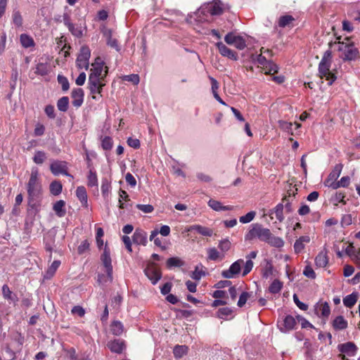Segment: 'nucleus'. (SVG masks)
<instances>
[{
	"instance_id": "37",
	"label": "nucleus",
	"mask_w": 360,
	"mask_h": 360,
	"mask_svg": "<svg viewBox=\"0 0 360 360\" xmlns=\"http://www.w3.org/2000/svg\"><path fill=\"white\" fill-rule=\"evenodd\" d=\"M87 185L89 187L98 186V178L96 171L90 169L87 175Z\"/></svg>"
},
{
	"instance_id": "17",
	"label": "nucleus",
	"mask_w": 360,
	"mask_h": 360,
	"mask_svg": "<svg viewBox=\"0 0 360 360\" xmlns=\"http://www.w3.org/2000/svg\"><path fill=\"white\" fill-rule=\"evenodd\" d=\"M68 360H90L88 354L84 352L77 353L74 347L65 349Z\"/></svg>"
},
{
	"instance_id": "29",
	"label": "nucleus",
	"mask_w": 360,
	"mask_h": 360,
	"mask_svg": "<svg viewBox=\"0 0 360 360\" xmlns=\"http://www.w3.org/2000/svg\"><path fill=\"white\" fill-rule=\"evenodd\" d=\"M50 72V65L48 63L39 62L36 65L35 74L37 75L45 76Z\"/></svg>"
},
{
	"instance_id": "47",
	"label": "nucleus",
	"mask_w": 360,
	"mask_h": 360,
	"mask_svg": "<svg viewBox=\"0 0 360 360\" xmlns=\"http://www.w3.org/2000/svg\"><path fill=\"white\" fill-rule=\"evenodd\" d=\"M294 20L295 19L292 15H285L280 17L278 24L279 27H285L289 26L294 21Z\"/></svg>"
},
{
	"instance_id": "55",
	"label": "nucleus",
	"mask_w": 360,
	"mask_h": 360,
	"mask_svg": "<svg viewBox=\"0 0 360 360\" xmlns=\"http://www.w3.org/2000/svg\"><path fill=\"white\" fill-rule=\"evenodd\" d=\"M252 60L256 61L258 64L263 65L264 67L267 65L269 60H267L266 57L262 55V53L252 56Z\"/></svg>"
},
{
	"instance_id": "1",
	"label": "nucleus",
	"mask_w": 360,
	"mask_h": 360,
	"mask_svg": "<svg viewBox=\"0 0 360 360\" xmlns=\"http://www.w3.org/2000/svg\"><path fill=\"white\" fill-rule=\"evenodd\" d=\"M255 239H259L277 248H282L284 245V241L281 238L275 236L271 233L270 229L264 228L259 223L252 224L250 229L245 235V240L246 241H252Z\"/></svg>"
},
{
	"instance_id": "60",
	"label": "nucleus",
	"mask_w": 360,
	"mask_h": 360,
	"mask_svg": "<svg viewBox=\"0 0 360 360\" xmlns=\"http://www.w3.org/2000/svg\"><path fill=\"white\" fill-rule=\"evenodd\" d=\"M296 319L297 321L300 322L302 328H314L313 325L309 323L305 318L300 315H297L296 316Z\"/></svg>"
},
{
	"instance_id": "59",
	"label": "nucleus",
	"mask_w": 360,
	"mask_h": 360,
	"mask_svg": "<svg viewBox=\"0 0 360 360\" xmlns=\"http://www.w3.org/2000/svg\"><path fill=\"white\" fill-rule=\"evenodd\" d=\"M58 82L60 84H61L62 89L63 91L68 90V89L70 87L69 82L65 77H63L62 75H58Z\"/></svg>"
},
{
	"instance_id": "46",
	"label": "nucleus",
	"mask_w": 360,
	"mask_h": 360,
	"mask_svg": "<svg viewBox=\"0 0 360 360\" xmlns=\"http://www.w3.org/2000/svg\"><path fill=\"white\" fill-rule=\"evenodd\" d=\"M188 352V347L186 345H176L173 349L174 356L176 358H181Z\"/></svg>"
},
{
	"instance_id": "6",
	"label": "nucleus",
	"mask_w": 360,
	"mask_h": 360,
	"mask_svg": "<svg viewBox=\"0 0 360 360\" xmlns=\"http://www.w3.org/2000/svg\"><path fill=\"white\" fill-rule=\"evenodd\" d=\"M338 50L341 53L343 60H355L359 57V51L352 43L338 41Z\"/></svg>"
},
{
	"instance_id": "32",
	"label": "nucleus",
	"mask_w": 360,
	"mask_h": 360,
	"mask_svg": "<svg viewBox=\"0 0 360 360\" xmlns=\"http://www.w3.org/2000/svg\"><path fill=\"white\" fill-rule=\"evenodd\" d=\"M60 265V260L53 261V263L51 264V266L48 268V269L45 272L44 278L46 280L51 279L55 274L56 271H57V269H58Z\"/></svg>"
},
{
	"instance_id": "22",
	"label": "nucleus",
	"mask_w": 360,
	"mask_h": 360,
	"mask_svg": "<svg viewBox=\"0 0 360 360\" xmlns=\"http://www.w3.org/2000/svg\"><path fill=\"white\" fill-rule=\"evenodd\" d=\"M2 294L4 299L8 300L14 305L18 302V297L16 294L13 293L7 285H4L2 287Z\"/></svg>"
},
{
	"instance_id": "44",
	"label": "nucleus",
	"mask_w": 360,
	"mask_h": 360,
	"mask_svg": "<svg viewBox=\"0 0 360 360\" xmlns=\"http://www.w3.org/2000/svg\"><path fill=\"white\" fill-rule=\"evenodd\" d=\"M46 154L42 150H37L35 152L34 155L32 158L34 162L37 165H41L46 160Z\"/></svg>"
},
{
	"instance_id": "33",
	"label": "nucleus",
	"mask_w": 360,
	"mask_h": 360,
	"mask_svg": "<svg viewBox=\"0 0 360 360\" xmlns=\"http://www.w3.org/2000/svg\"><path fill=\"white\" fill-rule=\"evenodd\" d=\"M20 41L22 46L25 49L33 47L35 45L33 38L27 34H20Z\"/></svg>"
},
{
	"instance_id": "13",
	"label": "nucleus",
	"mask_w": 360,
	"mask_h": 360,
	"mask_svg": "<svg viewBox=\"0 0 360 360\" xmlns=\"http://www.w3.org/2000/svg\"><path fill=\"white\" fill-rule=\"evenodd\" d=\"M91 65L92 68L91 69L89 76L103 79V77H105V75H102L104 65L103 60L100 57H97Z\"/></svg>"
},
{
	"instance_id": "45",
	"label": "nucleus",
	"mask_w": 360,
	"mask_h": 360,
	"mask_svg": "<svg viewBox=\"0 0 360 360\" xmlns=\"http://www.w3.org/2000/svg\"><path fill=\"white\" fill-rule=\"evenodd\" d=\"M62 184L58 181H53L50 184V192L53 195H58L62 191Z\"/></svg>"
},
{
	"instance_id": "62",
	"label": "nucleus",
	"mask_w": 360,
	"mask_h": 360,
	"mask_svg": "<svg viewBox=\"0 0 360 360\" xmlns=\"http://www.w3.org/2000/svg\"><path fill=\"white\" fill-rule=\"evenodd\" d=\"M68 28L72 34L77 37H80L83 34L81 29L76 27L74 24H71Z\"/></svg>"
},
{
	"instance_id": "56",
	"label": "nucleus",
	"mask_w": 360,
	"mask_h": 360,
	"mask_svg": "<svg viewBox=\"0 0 360 360\" xmlns=\"http://www.w3.org/2000/svg\"><path fill=\"white\" fill-rule=\"evenodd\" d=\"M218 248L221 252H226L231 248V242L228 239L222 240L219 242Z\"/></svg>"
},
{
	"instance_id": "61",
	"label": "nucleus",
	"mask_w": 360,
	"mask_h": 360,
	"mask_svg": "<svg viewBox=\"0 0 360 360\" xmlns=\"http://www.w3.org/2000/svg\"><path fill=\"white\" fill-rule=\"evenodd\" d=\"M244 264V269L243 271V276H245L248 274L253 268V262L250 259H247Z\"/></svg>"
},
{
	"instance_id": "11",
	"label": "nucleus",
	"mask_w": 360,
	"mask_h": 360,
	"mask_svg": "<svg viewBox=\"0 0 360 360\" xmlns=\"http://www.w3.org/2000/svg\"><path fill=\"white\" fill-rule=\"evenodd\" d=\"M339 351L342 354L340 355L342 360H345V355L354 356L356 355L357 347L354 343L348 342L338 345Z\"/></svg>"
},
{
	"instance_id": "26",
	"label": "nucleus",
	"mask_w": 360,
	"mask_h": 360,
	"mask_svg": "<svg viewBox=\"0 0 360 360\" xmlns=\"http://www.w3.org/2000/svg\"><path fill=\"white\" fill-rule=\"evenodd\" d=\"M333 327L336 330H342L347 327V321L342 316H338L333 321Z\"/></svg>"
},
{
	"instance_id": "36",
	"label": "nucleus",
	"mask_w": 360,
	"mask_h": 360,
	"mask_svg": "<svg viewBox=\"0 0 360 360\" xmlns=\"http://www.w3.org/2000/svg\"><path fill=\"white\" fill-rule=\"evenodd\" d=\"M343 168V165L341 163L337 164L335 165L332 172L329 174L328 178L325 181H331V180H337Z\"/></svg>"
},
{
	"instance_id": "39",
	"label": "nucleus",
	"mask_w": 360,
	"mask_h": 360,
	"mask_svg": "<svg viewBox=\"0 0 360 360\" xmlns=\"http://www.w3.org/2000/svg\"><path fill=\"white\" fill-rule=\"evenodd\" d=\"M203 268L202 264L196 266L195 270L192 271L191 277L195 281L200 280L202 276H205V271Z\"/></svg>"
},
{
	"instance_id": "20",
	"label": "nucleus",
	"mask_w": 360,
	"mask_h": 360,
	"mask_svg": "<svg viewBox=\"0 0 360 360\" xmlns=\"http://www.w3.org/2000/svg\"><path fill=\"white\" fill-rule=\"evenodd\" d=\"M134 243L146 245L147 243V233L141 229H136L132 236Z\"/></svg>"
},
{
	"instance_id": "5",
	"label": "nucleus",
	"mask_w": 360,
	"mask_h": 360,
	"mask_svg": "<svg viewBox=\"0 0 360 360\" xmlns=\"http://www.w3.org/2000/svg\"><path fill=\"white\" fill-rule=\"evenodd\" d=\"M101 260L105 268L107 274L105 275H98V282L101 284H103L107 282H112V260L110 257V252L108 248L106 247L104 249L103 254L101 256Z\"/></svg>"
},
{
	"instance_id": "52",
	"label": "nucleus",
	"mask_w": 360,
	"mask_h": 360,
	"mask_svg": "<svg viewBox=\"0 0 360 360\" xmlns=\"http://www.w3.org/2000/svg\"><path fill=\"white\" fill-rule=\"evenodd\" d=\"M266 74L274 75L278 72V68L276 64L269 61L264 67Z\"/></svg>"
},
{
	"instance_id": "63",
	"label": "nucleus",
	"mask_w": 360,
	"mask_h": 360,
	"mask_svg": "<svg viewBox=\"0 0 360 360\" xmlns=\"http://www.w3.org/2000/svg\"><path fill=\"white\" fill-rule=\"evenodd\" d=\"M45 127L42 124L37 123L35 125V128L34 130V134L35 136H40L44 134Z\"/></svg>"
},
{
	"instance_id": "38",
	"label": "nucleus",
	"mask_w": 360,
	"mask_h": 360,
	"mask_svg": "<svg viewBox=\"0 0 360 360\" xmlns=\"http://www.w3.org/2000/svg\"><path fill=\"white\" fill-rule=\"evenodd\" d=\"M110 330L113 335L119 336L124 331L123 324L119 321H115L110 325Z\"/></svg>"
},
{
	"instance_id": "10",
	"label": "nucleus",
	"mask_w": 360,
	"mask_h": 360,
	"mask_svg": "<svg viewBox=\"0 0 360 360\" xmlns=\"http://www.w3.org/2000/svg\"><path fill=\"white\" fill-rule=\"evenodd\" d=\"M50 169L52 174L55 176L63 174L68 176H71L67 172L68 167L65 161L54 160L50 165Z\"/></svg>"
},
{
	"instance_id": "48",
	"label": "nucleus",
	"mask_w": 360,
	"mask_h": 360,
	"mask_svg": "<svg viewBox=\"0 0 360 360\" xmlns=\"http://www.w3.org/2000/svg\"><path fill=\"white\" fill-rule=\"evenodd\" d=\"M69 98L67 96L60 98L57 103V107L60 111L65 112L68 108Z\"/></svg>"
},
{
	"instance_id": "14",
	"label": "nucleus",
	"mask_w": 360,
	"mask_h": 360,
	"mask_svg": "<svg viewBox=\"0 0 360 360\" xmlns=\"http://www.w3.org/2000/svg\"><path fill=\"white\" fill-rule=\"evenodd\" d=\"M216 46L217 47L219 52L222 56L226 57L233 60H238V56L237 53L231 50V49L228 48L221 41L217 42L216 44Z\"/></svg>"
},
{
	"instance_id": "34",
	"label": "nucleus",
	"mask_w": 360,
	"mask_h": 360,
	"mask_svg": "<svg viewBox=\"0 0 360 360\" xmlns=\"http://www.w3.org/2000/svg\"><path fill=\"white\" fill-rule=\"evenodd\" d=\"M224 255L220 253L215 248H211L207 250V259L211 261L221 260Z\"/></svg>"
},
{
	"instance_id": "23",
	"label": "nucleus",
	"mask_w": 360,
	"mask_h": 360,
	"mask_svg": "<svg viewBox=\"0 0 360 360\" xmlns=\"http://www.w3.org/2000/svg\"><path fill=\"white\" fill-rule=\"evenodd\" d=\"M188 231H195L200 235L208 237L212 236L213 234V231L212 229L198 224L190 226L188 229Z\"/></svg>"
},
{
	"instance_id": "40",
	"label": "nucleus",
	"mask_w": 360,
	"mask_h": 360,
	"mask_svg": "<svg viewBox=\"0 0 360 360\" xmlns=\"http://www.w3.org/2000/svg\"><path fill=\"white\" fill-rule=\"evenodd\" d=\"M184 265V262L176 257H170L167 260V266L168 268L181 267Z\"/></svg>"
},
{
	"instance_id": "9",
	"label": "nucleus",
	"mask_w": 360,
	"mask_h": 360,
	"mask_svg": "<svg viewBox=\"0 0 360 360\" xmlns=\"http://www.w3.org/2000/svg\"><path fill=\"white\" fill-rule=\"evenodd\" d=\"M243 264L244 261L243 259H238L233 262L228 269L222 271L221 276L225 278H233L236 277V276L240 274L241 266Z\"/></svg>"
},
{
	"instance_id": "49",
	"label": "nucleus",
	"mask_w": 360,
	"mask_h": 360,
	"mask_svg": "<svg viewBox=\"0 0 360 360\" xmlns=\"http://www.w3.org/2000/svg\"><path fill=\"white\" fill-rule=\"evenodd\" d=\"M113 146V141L110 136H106L101 139V147L104 150H110Z\"/></svg>"
},
{
	"instance_id": "58",
	"label": "nucleus",
	"mask_w": 360,
	"mask_h": 360,
	"mask_svg": "<svg viewBox=\"0 0 360 360\" xmlns=\"http://www.w3.org/2000/svg\"><path fill=\"white\" fill-rule=\"evenodd\" d=\"M273 274V266L270 263H267L264 266L262 271V276L264 278H268Z\"/></svg>"
},
{
	"instance_id": "25",
	"label": "nucleus",
	"mask_w": 360,
	"mask_h": 360,
	"mask_svg": "<svg viewBox=\"0 0 360 360\" xmlns=\"http://www.w3.org/2000/svg\"><path fill=\"white\" fill-rule=\"evenodd\" d=\"M328 263L326 251H321L315 258V264L317 267L323 268Z\"/></svg>"
},
{
	"instance_id": "31",
	"label": "nucleus",
	"mask_w": 360,
	"mask_h": 360,
	"mask_svg": "<svg viewBox=\"0 0 360 360\" xmlns=\"http://www.w3.org/2000/svg\"><path fill=\"white\" fill-rule=\"evenodd\" d=\"M103 34L106 37L107 44L110 47L115 49L117 51H120V46L117 39L112 37V30H106Z\"/></svg>"
},
{
	"instance_id": "54",
	"label": "nucleus",
	"mask_w": 360,
	"mask_h": 360,
	"mask_svg": "<svg viewBox=\"0 0 360 360\" xmlns=\"http://www.w3.org/2000/svg\"><path fill=\"white\" fill-rule=\"evenodd\" d=\"M122 79L124 81L130 82L134 85H137L140 82L139 75L137 74L124 75L122 77Z\"/></svg>"
},
{
	"instance_id": "3",
	"label": "nucleus",
	"mask_w": 360,
	"mask_h": 360,
	"mask_svg": "<svg viewBox=\"0 0 360 360\" xmlns=\"http://www.w3.org/2000/svg\"><path fill=\"white\" fill-rule=\"evenodd\" d=\"M332 53L330 50L326 51L319 65V72L321 78L328 81V85H332L336 79V76L330 71L331 65Z\"/></svg>"
},
{
	"instance_id": "12",
	"label": "nucleus",
	"mask_w": 360,
	"mask_h": 360,
	"mask_svg": "<svg viewBox=\"0 0 360 360\" xmlns=\"http://www.w3.org/2000/svg\"><path fill=\"white\" fill-rule=\"evenodd\" d=\"M89 89L91 94H101L103 86L105 85L103 83V79L89 76Z\"/></svg>"
},
{
	"instance_id": "50",
	"label": "nucleus",
	"mask_w": 360,
	"mask_h": 360,
	"mask_svg": "<svg viewBox=\"0 0 360 360\" xmlns=\"http://www.w3.org/2000/svg\"><path fill=\"white\" fill-rule=\"evenodd\" d=\"M13 23L18 27L22 25V18L19 11H14L12 14Z\"/></svg>"
},
{
	"instance_id": "21",
	"label": "nucleus",
	"mask_w": 360,
	"mask_h": 360,
	"mask_svg": "<svg viewBox=\"0 0 360 360\" xmlns=\"http://www.w3.org/2000/svg\"><path fill=\"white\" fill-rule=\"evenodd\" d=\"M72 105L76 107H80L84 101V91L81 88L75 89L72 91Z\"/></svg>"
},
{
	"instance_id": "7",
	"label": "nucleus",
	"mask_w": 360,
	"mask_h": 360,
	"mask_svg": "<svg viewBox=\"0 0 360 360\" xmlns=\"http://www.w3.org/2000/svg\"><path fill=\"white\" fill-rule=\"evenodd\" d=\"M91 56V51L86 46L81 48L77 58L76 63L79 69L88 70L89 66V58Z\"/></svg>"
},
{
	"instance_id": "16",
	"label": "nucleus",
	"mask_w": 360,
	"mask_h": 360,
	"mask_svg": "<svg viewBox=\"0 0 360 360\" xmlns=\"http://www.w3.org/2000/svg\"><path fill=\"white\" fill-rule=\"evenodd\" d=\"M296 318H294L291 315H288L285 317L283 323L278 325L280 330L283 333H287L295 328L296 325Z\"/></svg>"
},
{
	"instance_id": "27",
	"label": "nucleus",
	"mask_w": 360,
	"mask_h": 360,
	"mask_svg": "<svg viewBox=\"0 0 360 360\" xmlns=\"http://www.w3.org/2000/svg\"><path fill=\"white\" fill-rule=\"evenodd\" d=\"M316 314L323 318H328L330 313L329 304L326 302L318 304L316 307Z\"/></svg>"
},
{
	"instance_id": "30",
	"label": "nucleus",
	"mask_w": 360,
	"mask_h": 360,
	"mask_svg": "<svg viewBox=\"0 0 360 360\" xmlns=\"http://www.w3.org/2000/svg\"><path fill=\"white\" fill-rule=\"evenodd\" d=\"M76 195L82 205L84 207H87V193L86 188L84 186H81L77 188Z\"/></svg>"
},
{
	"instance_id": "15",
	"label": "nucleus",
	"mask_w": 360,
	"mask_h": 360,
	"mask_svg": "<svg viewBox=\"0 0 360 360\" xmlns=\"http://www.w3.org/2000/svg\"><path fill=\"white\" fill-rule=\"evenodd\" d=\"M146 276L151 281L152 284L155 285L161 278L162 274L159 269L153 266H147L144 270Z\"/></svg>"
},
{
	"instance_id": "4",
	"label": "nucleus",
	"mask_w": 360,
	"mask_h": 360,
	"mask_svg": "<svg viewBox=\"0 0 360 360\" xmlns=\"http://www.w3.org/2000/svg\"><path fill=\"white\" fill-rule=\"evenodd\" d=\"M224 5L220 1L214 0L212 2L202 6L196 13V15L200 18L199 21H205L207 19V14L211 15H220L224 10Z\"/></svg>"
},
{
	"instance_id": "41",
	"label": "nucleus",
	"mask_w": 360,
	"mask_h": 360,
	"mask_svg": "<svg viewBox=\"0 0 360 360\" xmlns=\"http://www.w3.org/2000/svg\"><path fill=\"white\" fill-rule=\"evenodd\" d=\"M357 301V295L355 293H352L347 295L343 298V304L346 307H352Z\"/></svg>"
},
{
	"instance_id": "51",
	"label": "nucleus",
	"mask_w": 360,
	"mask_h": 360,
	"mask_svg": "<svg viewBox=\"0 0 360 360\" xmlns=\"http://www.w3.org/2000/svg\"><path fill=\"white\" fill-rule=\"evenodd\" d=\"M233 313V310L229 307H224L220 308L217 311V317L219 319H226L228 316H231Z\"/></svg>"
},
{
	"instance_id": "8",
	"label": "nucleus",
	"mask_w": 360,
	"mask_h": 360,
	"mask_svg": "<svg viewBox=\"0 0 360 360\" xmlns=\"http://www.w3.org/2000/svg\"><path fill=\"white\" fill-rule=\"evenodd\" d=\"M224 41L226 44L234 46L239 50H243L246 47L245 39L243 37L237 35L233 32H229L224 37Z\"/></svg>"
},
{
	"instance_id": "57",
	"label": "nucleus",
	"mask_w": 360,
	"mask_h": 360,
	"mask_svg": "<svg viewBox=\"0 0 360 360\" xmlns=\"http://www.w3.org/2000/svg\"><path fill=\"white\" fill-rule=\"evenodd\" d=\"M303 274L311 279H314L316 278V274L310 265H307L304 267Z\"/></svg>"
},
{
	"instance_id": "43",
	"label": "nucleus",
	"mask_w": 360,
	"mask_h": 360,
	"mask_svg": "<svg viewBox=\"0 0 360 360\" xmlns=\"http://www.w3.org/2000/svg\"><path fill=\"white\" fill-rule=\"evenodd\" d=\"M111 190V184L110 181L107 178H103L102 179L101 184V192L102 195L104 198L108 196Z\"/></svg>"
},
{
	"instance_id": "24",
	"label": "nucleus",
	"mask_w": 360,
	"mask_h": 360,
	"mask_svg": "<svg viewBox=\"0 0 360 360\" xmlns=\"http://www.w3.org/2000/svg\"><path fill=\"white\" fill-rule=\"evenodd\" d=\"M208 205L215 211H226V210H233L234 207L231 205L224 206L222 204L217 200H210L208 202Z\"/></svg>"
},
{
	"instance_id": "35",
	"label": "nucleus",
	"mask_w": 360,
	"mask_h": 360,
	"mask_svg": "<svg viewBox=\"0 0 360 360\" xmlns=\"http://www.w3.org/2000/svg\"><path fill=\"white\" fill-rule=\"evenodd\" d=\"M283 209L284 205L283 203H278L274 210H269V215H271L273 214H276V219L280 221H283L284 219L283 216Z\"/></svg>"
},
{
	"instance_id": "28",
	"label": "nucleus",
	"mask_w": 360,
	"mask_h": 360,
	"mask_svg": "<svg viewBox=\"0 0 360 360\" xmlns=\"http://www.w3.org/2000/svg\"><path fill=\"white\" fill-rule=\"evenodd\" d=\"M65 202L63 200H58L53 204V210L58 217H63L65 215L66 210L65 209Z\"/></svg>"
},
{
	"instance_id": "18",
	"label": "nucleus",
	"mask_w": 360,
	"mask_h": 360,
	"mask_svg": "<svg viewBox=\"0 0 360 360\" xmlns=\"http://www.w3.org/2000/svg\"><path fill=\"white\" fill-rule=\"evenodd\" d=\"M109 349L116 354H121L125 349V343L123 340L115 339L108 342Z\"/></svg>"
},
{
	"instance_id": "53",
	"label": "nucleus",
	"mask_w": 360,
	"mask_h": 360,
	"mask_svg": "<svg viewBox=\"0 0 360 360\" xmlns=\"http://www.w3.org/2000/svg\"><path fill=\"white\" fill-rule=\"evenodd\" d=\"M255 215L256 212L255 211H250L245 215L241 216L239 218V221L242 224H248L254 219Z\"/></svg>"
},
{
	"instance_id": "42",
	"label": "nucleus",
	"mask_w": 360,
	"mask_h": 360,
	"mask_svg": "<svg viewBox=\"0 0 360 360\" xmlns=\"http://www.w3.org/2000/svg\"><path fill=\"white\" fill-rule=\"evenodd\" d=\"M283 288V283L278 279H275L269 285V290L271 294L278 293Z\"/></svg>"
},
{
	"instance_id": "2",
	"label": "nucleus",
	"mask_w": 360,
	"mask_h": 360,
	"mask_svg": "<svg viewBox=\"0 0 360 360\" xmlns=\"http://www.w3.org/2000/svg\"><path fill=\"white\" fill-rule=\"evenodd\" d=\"M41 190V184L39 178L38 170L37 169H33L27 184L28 205L33 210H38L40 205Z\"/></svg>"
},
{
	"instance_id": "64",
	"label": "nucleus",
	"mask_w": 360,
	"mask_h": 360,
	"mask_svg": "<svg viewBox=\"0 0 360 360\" xmlns=\"http://www.w3.org/2000/svg\"><path fill=\"white\" fill-rule=\"evenodd\" d=\"M250 297V295L247 292H243L239 297V300L238 301V306L239 307H242L245 305L246 303L248 297Z\"/></svg>"
},
{
	"instance_id": "19",
	"label": "nucleus",
	"mask_w": 360,
	"mask_h": 360,
	"mask_svg": "<svg viewBox=\"0 0 360 360\" xmlns=\"http://www.w3.org/2000/svg\"><path fill=\"white\" fill-rule=\"evenodd\" d=\"M11 338V341L8 345L13 347V349L16 350V352H20L24 342V337L21 333L15 332L12 333Z\"/></svg>"
}]
</instances>
